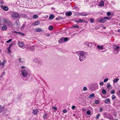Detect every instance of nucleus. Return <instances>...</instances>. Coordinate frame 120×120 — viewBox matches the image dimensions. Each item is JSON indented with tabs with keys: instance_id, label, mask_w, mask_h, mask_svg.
<instances>
[{
	"instance_id": "obj_1",
	"label": "nucleus",
	"mask_w": 120,
	"mask_h": 120,
	"mask_svg": "<svg viewBox=\"0 0 120 120\" xmlns=\"http://www.w3.org/2000/svg\"><path fill=\"white\" fill-rule=\"evenodd\" d=\"M76 53L79 57V60L81 62L83 61L86 58L84 52L79 51L76 52Z\"/></svg>"
},
{
	"instance_id": "obj_2",
	"label": "nucleus",
	"mask_w": 120,
	"mask_h": 120,
	"mask_svg": "<svg viewBox=\"0 0 120 120\" xmlns=\"http://www.w3.org/2000/svg\"><path fill=\"white\" fill-rule=\"evenodd\" d=\"M21 72L23 77L26 79L25 80H27L29 77V73L28 71L26 70H21Z\"/></svg>"
},
{
	"instance_id": "obj_3",
	"label": "nucleus",
	"mask_w": 120,
	"mask_h": 120,
	"mask_svg": "<svg viewBox=\"0 0 120 120\" xmlns=\"http://www.w3.org/2000/svg\"><path fill=\"white\" fill-rule=\"evenodd\" d=\"M113 53L115 54H117L119 52L120 47L116 45H114L113 46Z\"/></svg>"
},
{
	"instance_id": "obj_4",
	"label": "nucleus",
	"mask_w": 120,
	"mask_h": 120,
	"mask_svg": "<svg viewBox=\"0 0 120 120\" xmlns=\"http://www.w3.org/2000/svg\"><path fill=\"white\" fill-rule=\"evenodd\" d=\"M110 18L108 17H105L103 18L97 19V22L101 23H103L105 22L107 19L109 20Z\"/></svg>"
},
{
	"instance_id": "obj_5",
	"label": "nucleus",
	"mask_w": 120,
	"mask_h": 120,
	"mask_svg": "<svg viewBox=\"0 0 120 120\" xmlns=\"http://www.w3.org/2000/svg\"><path fill=\"white\" fill-rule=\"evenodd\" d=\"M69 39L68 38L63 37L60 39L59 40L58 42L60 44H62L64 42L68 41Z\"/></svg>"
},
{
	"instance_id": "obj_6",
	"label": "nucleus",
	"mask_w": 120,
	"mask_h": 120,
	"mask_svg": "<svg viewBox=\"0 0 120 120\" xmlns=\"http://www.w3.org/2000/svg\"><path fill=\"white\" fill-rule=\"evenodd\" d=\"M19 16V14L16 12H13L11 15V17L13 19H15L18 18Z\"/></svg>"
},
{
	"instance_id": "obj_7",
	"label": "nucleus",
	"mask_w": 120,
	"mask_h": 120,
	"mask_svg": "<svg viewBox=\"0 0 120 120\" xmlns=\"http://www.w3.org/2000/svg\"><path fill=\"white\" fill-rule=\"evenodd\" d=\"M34 62L37 64L38 65H41L42 63L41 60L38 58H35L34 60Z\"/></svg>"
},
{
	"instance_id": "obj_8",
	"label": "nucleus",
	"mask_w": 120,
	"mask_h": 120,
	"mask_svg": "<svg viewBox=\"0 0 120 120\" xmlns=\"http://www.w3.org/2000/svg\"><path fill=\"white\" fill-rule=\"evenodd\" d=\"M3 22L8 26H10L12 24L11 22L6 19H4L3 21Z\"/></svg>"
},
{
	"instance_id": "obj_9",
	"label": "nucleus",
	"mask_w": 120,
	"mask_h": 120,
	"mask_svg": "<svg viewBox=\"0 0 120 120\" xmlns=\"http://www.w3.org/2000/svg\"><path fill=\"white\" fill-rule=\"evenodd\" d=\"M14 44L15 43H14V42H13V41H12L11 42V43L10 44V45L9 47L7 48V50L9 53H10L11 52V51L10 50V49L11 48V47H12V46H13Z\"/></svg>"
},
{
	"instance_id": "obj_10",
	"label": "nucleus",
	"mask_w": 120,
	"mask_h": 120,
	"mask_svg": "<svg viewBox=\"0 0 120 120\" xmlns=\"http://www.w3.org/2000/svg\"><path fill=\"white\" fill-rule=\"evenodd\" d=\"M98 85L96 83H94L92 85V88L93 90H96L98 88Z\"/></svg>"
},
{
	"instance_id": "obj_11",
	"label": "nucleus",
	"mask_w": 120,
	"mask_h": 120,
	"mask_svg": "<svg viewBox=\"0 0 120 120\" xmlns=\"http://www.w3.org/2000/svg\"><path fill=\"white\" fill-rule=\"evenodd\" d=\"M39 112V110L37 109H35L33 111L32 113L34 115L37 114Z\"/></svg>"
},
{
	"instance_id": "obj_12",
	"label": "nucleus",
	"mask_w": 120,
	"mask_h": 120,
	"mask_svg": "<svg viewBox=\"0 0 120 120\" xmlns=\"http://www.w3.org/2000/svg\"><path fill=\"white\" fill-rule=\"evenodd\" d=\"M18 43L19 46L21 47H23L24 45L23 43L22 42L18 41Z\"/></svg>"
},
{
	"instance_id": "obj_13",
	"label": "nucleus",
	"mask_w": 120,
	"mask_h": 120,
	"mask_svg": "<svg viewBox=\"0 0 120 120\" xmlns=\"http://www.w3.org/2000/svg\"><path fill=\"white\" fill-rule=\"evenodd\" d=\"M75 22H85V21L84 19H80L76 20Z\"/></svg>"
},
{
	"instance_id": "obj_14",
	"label": "nucleus",
	"mask_w": 120,
	"mask_h": 120,
	"mask_svg": "<svg viewBox=\"0 0 120 120\" xmlns=\"http://www.w3.org/2000/svg\"><path fill=\"white\" fill-rule=\"evenodd\" d=\"M40 23L39 21H37L35 22L34 23L32 24V25L33 26H35L38 25Z\"/></svg>"
},
{
	"instance_id": "obj_15",
	"label": "nucleus",
	"mask_w": 120,
	"mask_h": 120,
	"mask_svg": "<svg viewBox=\"0 0 120 120\" xmlns=\"http://www.w3.org/2000/svg\"><path fill=\"white\" fill-rule=\"evenodd\" d=\"M110 100L109 99H108L105 100V102L107 104H109L110 103Z\"/></svg>"
},
{
	"instance_id": "obj_16",
	"label": "nucleus",
	"mask_w": 120,
	"mask_h": 120,
	"mask_svg": "<svg viewBox=\"0 0 120 120\" xmlns=\"http://www.w3.org/2000/svg\"><path fill=\"white\" fill-rule=\"evenodd\" d=\"M72 13L71 12H68L65 13V14L66 16H70L72 15Z\"/></svg>"
},
{
	"instance_id": "obj_17",
	"label": "nucleus",
	"mask_w": 120,
	"mask_h": 120,
	"mask_svg": "<svg viewBox=\"0 0 120 120\" xmlns=\"http://www.w3.org/2000/svg\"><path fill=\"white\" fill-rule=\"evenodd\" d=\"M97 47L98 49L99 50L102 49L104 48L103 46H100L99 45H98Z\"/></svg>"
},
{
	"instance_id": "obj_18",
	"label": "nucleus",
	"mask_w": 120,
	"mask_h": 120,
	"mask_svg": "<svg viewBox=\"0 0 120 120\" xmlns=\"http://www.w3.org/2000/svg\"><path fill=\"white\" fill-rule=\"evenodd\" d=\"M35 31L36 32H40L42 31V30L41 29V28H37L35 29Z\"/></svg>"
},
{
	"instance_id": "obj_19",
	"label": "nucleus",
	"mask_w": 120,
	"mask_h": 120,
	"mask_svg": "<svg viewBox=\"0 0 120 120\" xmlns=\"http://www.w3.org/2000/svg\"><path fill=\"white\" fill-rule=\"evenodd\" d=\"M4 110V108L0 105V113L2 112Z\"/></svg>"
},
{
	"instance_id": "obj_20",
	"label": "nucleus",
	"mask_w": 120,
	"mask_h": 120,
	"mask_svg": "<svg viewBox=\"0 0 120 120\" xmlns=\"http://www.w3.org/2000/svg\"><path fill=\"white\" fill-rule=\"evenodd\" d=\"M99 5L100 7H102L103 6H104V2L103 1H101L100 2V4H99Z\"/></svg>"
},
{
	"instance_id": "obj_21",
	"label": "nucleus",
	"mask_w": 120,
	"mask_h": 120,
	"mask_svg": "<svg viewBox=\"0 0 120 120\" xmlns=\"http://www.w3.org/2000/svg\"><path fill=\"white\" fill-rule=\"evenodd\" d=\"M7 29V26L5 25H4L2 27V29L3 30H6Z\"/></svg>"
},
{
	"instance_id": "obj_22",
	"label": "nucleus",
	"mask_w": 120,
	"mask_h": 120,
	"mask_svg": "<svg viewBox=\"0 0 120 120\" xmlns=\"http://www.w3.org/2000/svg\"><path fill=\"white\" fill-rule=\"evenodd\" d=\"M4 10L5 11H7L8 10V7L6 6H4L3 8Z\"/></svg>"
},
{
	"instance_id": "obj_23",
	"label": "nucleus",
	"mask_w": 120,
	"mask_h": 120,
	"mask_svg": "<svg viewBox=\"0 0 120 120\" xmlns=\"http://www.w3.org/2000/svg\"><path fill=\"white\" fill-rule=\"evenodd\" d=\"M106 87L108 88H109V89H111L112 88L111 86H110V85L109 83H107L106 86Z\"/></svg>"
},
{
	"instance_id": "obj_24",
	"label": "nucleus",
	"mask_w": 120,
	"mask_h": 120,
	"mask_svg": "<svg viewBox=\"0 0 120 120\" xmlns=\"http://www.w3.org/2000/svg\"><path fill=\"white\" fill-rule=\"evenodd\" d=\"M94 93H92V94L90 95L89 97V98H90L92 97H94Z\"/></svg>"
},
{
	"instance_id": "obj_25",
	"label": "nucleus",
	"mask_w": 120,
	"mask_h": 120,
	"mask_svg": "<svg viewBox=\"0 0 120 120\" xmlns=\"http://www.w3.org/2000/svg\"><path fill=\"white\" fill-rule=\"evenodd\" d=\"M102 92L103 94H106V92L105 90L103 89L102 90Z\"/></svg>"
},
{
	"instance_id": "obj_26",
	"label": "nucleus",
	"mask_w": 120,
	"mask_h": 120,
	"mask_svg": "<svg viewBox=\"0 0 120 120\" xmlns=\"http://www.w3.org/2000/svg\"><path fill=\"white\" fill-rule=\"evenodd\" d=\"M119 79L118 78H116L114 79L113 81V82L114 83H115L117 82L119 80Z\"/></svg>"
},
{
	"instance_id": "obj_27",
	"label": "nucleus",
	"mask_w": 120,
	"mask_h": 120,
	"mask_svg": "<svg viewBox=\"0 0 120 120\" xmlns=\"http://www.w3.org/2000/svg\"><path fill=\"white\" fill-rule=\"evenodd\" d=\"M19 62L20 63H23L24 62V60L21 58H19Z\"/></svg>"
},
{
	"instance_id": "obj_28",
	"label": "nucleus",
	"mask_w": 120,
	"mask_h": 120,
	"mask_svg": "<svg viewBox=\"0 0 120 120\" xmlns=\"http://www.w3.org/2000/svg\"><path fill=\"white\" fill-rule=\"evenodd\" d=\"M54 18V15H50L49 17V19H52Z\"/></svg>"
},
{
	"instance_id": "obj_29",
	"label": "nucleus",
	"mask_w": 120,
	"mask_h": 120,
	"mask_svg": "<svg viewBox=\"0 0 120 120\" xmlns=\"http://www.w3.org/2000/svg\"><path fill=\"white\" fill-rule=\"evenodd\" d=\"M53 27L52 26H50L49 27V29L50 30H52L53 29Z\"/></svg>"
},
{
	"instance_id": "obj_30",
	"label": "nucleus",
	"mask_w": 120,
	"mask_h": 120,
	"mask_svg": "<svg viewBox=\"0 0 120 120\" xmlns=\"http://www.w3.org/2000/svg\"><path fill=\"white\" fill-rule=\"evenodd\" d=\"M38 16L36 15H34L33 16V18L34 19H37V18H38Z\"/></svg>"
},
{
	"instance_id": "obj_31",
	"label": "nucleus",
	"mask_w": 120,
	"mask_h": 120,
	"mask_svg": "<svg viewBox=\"0 0 120 120\" xmlns=\"http://www.w3.org/2000/svg\"><path fill=\"white\" fill-rule=\"evenodd\" d=\"M30 50L32 51H34V46H32L30 48Z\"/></svg>"
},
{
	"instance_id": "obj_32",
	"label": "nucleus",
	"mask_w": 120,
	"mask_h": 120,
	"mask_svg": "<svg viewBox=\"0 0 120 120\" xmlns=\"http://www.w3.org/2000/svg\"><path fill=\"white\" fill-rule=\"evenodd\" d=\"M43 117L44 119H46L47 118V115L45 113L44 114Z\"/></svg>"
},
{
	"instance_id": "obj_33",
	"label": "nucleus",
	"mask_w": 120,
	"mask_h": 120,
	"mask_svg": "<svg viewBox=\"0 0 120 120\" xmlns=\"http://www.w3.org/2000/svg\"><path fill=\"white\" fill-rule=\"evenodd\" d=\"M86 113L88 115H90L91 113V112L90 110H88L86 112Z\"/></svg>"
},
{
	"instance_id": "obj_34",
	"label": "nucleus",
	"mask_w": 120,
	"mask_h": 120,
	"mask_svg": "<svg viewBox=\"0 0 120 120\" xmlns=\"http://www.w3.org/2000/svg\"><path fill=\"white\" fill-rule=\"evenodd\" d=\"M99 102L100 101L99 100H96L95 101V103L96 104H98Z\"/></svg>"
},
{
	"instance_id": "obj_35",
	"label": "nucleus",
	"mask_w": 120,
	"mask_h": 120,
	"mask_svg": "<svg viewBox=\"0 0 120 120\" xmlns=\"http://www.w3.org/2000/svg\"><path fill=\"white\" fill-rule=\"evenodd\" d=\"M87 90V87H84L83 88V90L84 91H86Z\"/></svg>"
},
{
	"instance_id": "obj_36",
	"label": "nucleus",
	"mask_w": 120,
	"mask_h": 120,
	"mask_svg": "<svg viewBox=\"0 0 120 120\" xmlns=\"http://www.w3.org/2000/svg\"><path fill=\"white\" fill-rule=\"evenodd\" d=\"M92 46V43L90 42L89 43L88 46L90 47H91Z\"/></svg>"
},
{
	"instance_id": "obj_37",
	"label": "nucleus",
	"mask_w": 120,
	"mask_h": 120,
	"mask_svg": "<svg viewBox=\"0 0 120 120\" xmlns=\"http://www.w3.org/2000/svg\"><path fill=\"white\" fill-rule=\"evenodd\" d=\"M14 25H15V27H16V28H17V26L18 25V23H17V22H15L14 23Z\"/></svg>"
},
{
	"instance_id": "obj_38",
	"label": "nucleus",
	"mask_w": 120,
	"mask_h": 120,
	"mask_svg": "<svg viewBox=\"0 0 120 120\" xmlns=\"http://www.w3.org/2000/svg\"><path fill=\"white\" fill-rule=\"evenodd\" d=\"M116 98V97L115 95H113L112 96V99L113 100H114V99H115Z\"/></svg>"
},
{
	"instance_id": "obj_39",
	"label": "nucleus",
	"mask_w": 120,
	"mask_h": 120,
	"mask_svg": "<svg viewBox=\"0 0 120 120\" xmlns=\"http://www.w3.org/2000/svg\"><path fill=\"white\" fill-rule=\"evenodd\" d=\"M12 40V39H10L8 40L7 41H6V42L7 43H9Z\"/></svg>"
},
{
	"instance_id": "obj_40",
	"label": "nucleus",
	"mask_w": 120,
	"mask_h": 120,
	"mask_svg": "<svg viewBox=\"0 0 120 120\" xmlns=\"http://www.w3.org/2000/svg\"><path fill=\"white\" fill-rule=\"evenodd\" d=\"M73 27H76V28H79V27L78 26H77L76 24L74 25L73 26Z\"/></svg>"
},
{
	"instance_id": "obj_41",
	"label": "nucleus",
	"mask_w": 120,
	"mask_h": 120,
	"mask_svg": "<svg viewBox=\"0 0 120 120\" xmlns=\"http://www.w3.org/2000/svg\"><path fill=\"white\" fill-rule=\"evenodd\" d=\"M115 90H113L111 92V93L112 94H114L115 93Z\"/></svg>"
},
{
	"instance_id": "obj_42",
	"label": "nucleus",
	"mask_w": 120,
	"mask_h": 120,
	"mask_svg": "<svg viewBox=\"0 0 120 120\" xmlns=\"http://www.w3.org/2000/svg\"><path fill=\"white\" fill-rule=\"evenodd\" d=\"M100 116V114L99 113L98 114L96 118L97 119H98L99 117Z\"/></svg>"
},
{
	"instance_id": "obj_43",
	"label": "nucleus",
	"mask_w": 120,
	"mask_h": 120,
	"mask_svg": "<svg viewBox=\"0 0 120 120\" xmlns=\"http://www.w3.org/2000/svg\"><path fill=\"white\" fill-rule=\"evenodd\" d=\"M67 111L65 109H64L63 111V112L64 113H65L67 112Z\"/></svg>"
},
{
	"instance_id": "obj_44",
	"label": "nucleus",
	"mask_w": 120,
	"mask_h": 120,
	"mask_svg": "<svg viewBox=\"0 0 120 120\" xmlns=\"http://www.w3.org/2000/svg\"><path fill=\"white\" fill-rule=\"evenodd\" d=\"M111 13L110 12H108L107 13V15L108 16H109L110 15Z\"/></svg>"
},
{
	"instance_id": "obj_45",
	"label": "nucleus",
	"mask_w": 120,
	"mask_h": 120,
	"mask_svg": "<svg viewBox=\"0 0 120 120\" xmlns=\"http://www.w3.org/2000/svg\"><path fill=\"white\" fill-rule=\"evenodd\" d=\"M25 24H23V25L21 27V29H23L24 28V27L25 26Z\"/></svg>"
},
{
	"instance_id": "obj_46",
	"label": "nucleus",
	"mask_w": 120,
	"mask_h": 120,
	"mask_svg": "<svg viewBox=\"0 0 120 120\" xmlns=\"http://www.w3.org/2000/svg\"><path fill=\"white\" fill-rule=\"evenodd\" d=\"M108 80V78L105 79H104V82H106Z\"/></svg>"
},
{
	"instance_id": "obj_47",
	"label": "nucleus",
	"mask_w": 120,
	"mask_h": 120,
	"mask_svg": "<svg viewBox=\"0 0 120 120\" xmlns=\"http://www.w3.org/2000/svg\"><path fill=\"white\" fill-rule=\"evenodd\" d=\"M5 74V72L4 71H3V72L1 73V75L3 76H4Z\"/></svg>"
},
{
	"instance_id": "obj_48",
	"label": "nucleus",
	"mask_w": 120,
	"mask_h": 120,
	"mask_svg": "<svg viewBox=\"0 0 120 120\" xmlns=\"http://www.w3.org/2000/svg\"><path fill=\"white\" fill-rule=\"evenodd\" d=\"M99 84L100 85L102 86L104 84V83L103 82H100Z\"/></svg>"
},
{
	"instance_id": "obj_49",
	"label": "nucleus",
	"mask_w": 120,
	"mask_h": 120,
	"mask_svg": "<svg viewBox=\"0 0 120 120\" xmlns=\"http://www.w3.org/2000/svg\"><path fill=\"white\" fill-rule=\"evenodd\" d=\"M80 15H81L82 16H85L87 15V14H80Z\"/></svg>"
},
{
	"instance_id": "obj_50",
	"label": "nucleus",
	"mask_w": 120,
	"mask_h": 120,
	"mask_svg": "<svg viewBox=\"0 0 120 120\" xmlns=\"http://www.w3.org/2000/svg\"><path fill=\"white\" fill-rule=\"evenodd\" d=\"M76 106H72L71 107V108L72 109H74L75 108Z\"/></svg>"
},
{
	"instance_id": "obj_51",
	"label": "nucleus",
	"mask_w": 120,
	"mask_h": 120,
	"mask_svg": "<svg viewBox=\"0 0 120 120\" xmlns=\"http://www.w3.org/2000/svg\"><path fill=\"white\" fill-rule=\"evenodd\" d=\"M90 21L91 22H93L94 19H90Z\"/></svg>"
},
{
	"instance_id": "obj_52",
	"label": "nucleus",
	"mask_w": 120,
	"mask_h": 120,
	"mask_svg": "<svg viewBox=\"0 0 120 120\" xmlns=\"http://www.w3.org/2000/svg\"><path fill=\"white\" fill-rule=\"evenodd\" d=\"M21 69H25L26 68V67L24 66H22L21 67Z\"/></svg>"
},
{
	"instance_id": "obj_53",
	"label": "nucleus",
	"mask_w": 120,
	"mask_h": 120,
	"mask_svg": "<svg viewBox=\"0 0 120 120\" xmlns=\"http://www.w3.org/2000/svg\"><path fill=\"white\" fill-rule=\"evenodd\" d=\"M52 108L53 109H54L55 110H56L57 109V108L56 107H53Z\"/></svg>"
},
{
	"instance_id": "obj_54",
	"label": "nucleus",
	"mask_w": 120,
	"mask_h": 120,
	"mask_svg": "<svg viewBox=\"0 0 120 120\" xmlns=\"http://www.w3.org/2000/svg\"><path fill=\"white\" fill-rule=\"evenodd\" d=\"M89 43V42H86V43H85V45H87L88 46V45Z\"/></svg>"
},
{
	"instance_id": "obj_55",
	"label": "nucleus",
	"mask_w": 120,
	"mask_h": 120,
	"mask_svg": "<svg viewBox=\"0 0 120 120\" xmlns=\"http://www.w3.org/2000/svg\"><path fill=\"white\" fill-rule=\"evenodd\" d=\"M100 111L101 112L103 110V109L101 108H100Z\"/></svg>"
},
{
	"instance_id": "obj_56",
	"label": "nucleus",
	"mask_w": 120,
	"mask_h": 120,
	"mask_svg": "<svg viewBox=\"0 0 120 120\" xmlns=\"http://www.w3.org/2000/svg\"><path fill=\"white\" fill-rule=\"evenodd\" d=\"M6 60H3V63L4 64L6 63Z\"/></svg>"
},
{
	"instance_id": "obj_57",
	"label": "nucleus",
	"mask_w": 120,
	"mask_h": 120,
	"mask_svg": "<svg viewBox=\"0 0 120 120\" xmlns=\"http://www.w3.org/2000/svg\"><path fill=\"white\" fill-rule=\"evenodd\" d=\"M22 33L21 32H18V33L19 34H20L21 35V34H22Z\"/></svg>"
},
{
	"instance_id": "obj_58",
	"label": "nucleus",
	"mask_w": 120,
	"mask_h": 120,
	"mask_svg": "<svg viewBox=\"0 0 120 120\" xmlns=\"http://www.w3.org/2000/svg\"><path fill=\"white\" fill-rule=\"evenodd\" d=\"M1 19L0 18V25H1Z\"/></svg>"
},
{
	"instance_id": "obj_59",
	"label": "nucleus",
	"mask_w": 120,
	"mask_h": 120,
	"mask_svg": "<svg viewBox=\"0 0 120 120\" xmlns=\"http://www.w3.org/2000/svg\"><path fill=\"white\" fill-rule=\"evenodd\" d=\"M1 65L2 66H4V64L3 63V62L1 63Z\"/></svg>"
},
{
	"instance_id": "obj_60",
	"label": "nucleus",
	"mask_w": 120,
	"mask_h": 120,
	"mask_svg": "<svg viewBox=\"0 0 120 120\" xmlns=\"http://www.w3.org/2000/svg\"><path fill=\"white\" fill-rule=\"evenodd\" d=\"M88 0H84V1L85 2H88Z\"/></svg>"
},
{
	"instance_id": "obj_61",
	"label": "nucleus",
	"mask_w": 120,
	"mask_h": 120,
	"mask_svg": "<svg viewBox=\"0 0 120 120\" xmlns=\"http://www.w3.org/2000/svg\"><path fill=\"white\" fill-rule=\"evenodd\" d=\"M21 35H22V36H24L25 35V34L24 33H22V34H21Z\"/></svg>"
},
{
	"instance_id": "obj_62",
	"label": "nucleus",
	"mask_w": 120,
	"mask_h": 120,
	"mask_svg": "<svg viewBox=\"0 0 120 120\" xmlns=\"http://www.w3.org/2000/svg\"><path fill=\"white\" fill-rule=\"evenodd\" d=\"M46 35L48 37H49L50 35L49 34H47Z\"/></svg>"
},
{
	"instance_id": "obj_63",
	"label": "nucleus",
	"mask_w": 120,
	"mask_h": 120,
	"mask_svg": "<svg viewBox=\"0 0 120 120\" xmlns=\"http://www.w3.org/2000/svg\"><path fill=\"white\" fill-rule=\"evenodd\" d=\"M18 32H17L16 31H14L13 32V33H18Z\"/></svg>"
},
{
	"instance_id": "obj_64",
	"label": "nucleus",
	"mask_w": 120,
	"mask_h": 120,
	"mask_svg": "<svg viewBox=\"0 0 120 120\" xmlns=\"http://www.w3.org/2000/svg\"><path fill=\"white\" fill-rule=\"evenodd\" d=\"M118 32H120V29H119L118 30Z\"/></svg>"
}]
</instances>
